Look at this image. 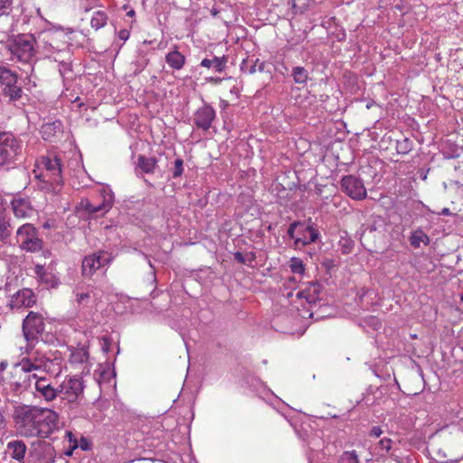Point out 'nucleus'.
Returning a JSON list of instances; mask_svg holds the SVG:
<instances>
[{"mask_svg":"<svg viewBox=\"0 0 463 463\" xmlns=\"http://www.w3.org/2000/svg\"><path fill=\"white\" fill-rule=\"evenodd\" d=\"M35 273L43 279L44 276H46V272L44 269V267L43 265H36L35 266Z\"/></svg>","mask_w":463,"mask_h":463,"instance_id":"nucleus-40","label":"nucleus"},{"mask_svg":"<svg viewBox=\"0 0 463 463\" xmlns=\"http://www.w3.org/2000/svg\"><path fill=\"white\" fill-rule=\"evenodd\" d=\"M36 40L33 34H18L9 36L5 48L20 61L29 62L35 55Z\"/></svg>","mask_w":463,"mask_h":463,"instance_id":"nucleus-2","label":"nucleus"},{"mask_svg":"<svg viewBox=\"0 0 463 463\" xmlns=\"http://www.w3.org/2000/svg\"><path fill=\"white\" fill-rule=\"evenodd\" d=\"M341 463H359L357 455L354 451H346L341 458Z\"/></svg>","mask_w":463,"mask_h":463,"instance_id":"nucleus-33","label":"nucleus"},{"mask_svg":"<svg viewBox=\"0 0 463 463\" xmlns=\"http://www.w3.org/2000/svg\"><path fill=\"white\" fill-rule=\"evenodd\" d=\"M383 433V430L380 427L378 426H374L373 427V429L371 430V432H370V436H373V437H380Z\"/></svg>","mask_w":463,"mask_h":463,"instance_id":"nucleus-42","label":"nucleus"},{"mask_svg":"<svg viewBox=\"0 0 463 463\" xmlns=\"http://www.w3.org/2000/svg\"><path fill=\"white\" fill-rule=\"evenodd\" d=\"M225 57H213V59H203L201 62L203 67L214 68L216 71H222L225 68Z\"/></svg>","mask_w":463,"mask_h":463,"instance_id":"nucleus-24","label":"nucleus"},{"mask_svg":"<svg viewBox=\"0 0 463 463\" xmlns=\"http://www.w3.org/2000/svg\"><path fill=\"white\" fill-rule=\"evenodd\" d=\"M32 374V372L26 366H24L23 362L20 361L10 371V384L16 391L27 390L32 386L33 381Z\"/></svg>","mask_w":463,"mask_h":463,"instance_id":"nucleus-10","label":"nucleus"},{"mask_svg":"<svg viewBox=\"0 0 463 463\" xmlns=\"http://www.w3.org/2000/svg\"><path fill=\"white\" fill-rule=\"evenodd\" d=\"M12 416L16 431L25 438H47L59 420L54 411L27 404L14 406Z\"/></svg>","mask_w":463,"mask_h":463,"instance_id":"nucleus-1","label":"nucleus"},{"mask_svg":"<svg viewBox=\"0 0 463 463\" xmlns=\"http://www.w3.org/2000/svg\"><path fill=\"white\" fill-rule=\"evenodd\" d=\"M119 39L127 41L129 37V32L128 30H120L118 33Z\"/></svg>","mask_w":463,"mask_h":463,"instance_id":"nucleus-43","label":"nucleus"},{"mask_svg":"<svg viewBox=\"0 0 463 463\" xmlns=\"http://www.w3.org/2000/svg\"><path fill=\"white\" fill-rule=\"evenodd\" d=\"M183 160L180 158H177L175 160V169L173 172V177L176 178L179 177L183 174Z\"/></svg>","mask_w":463,"mask_h":463,"instance_id":"nucleus-34","label":"nucleus"},{"mask_svg":"<svg viewBox=\"0 0 463 463\" xmlns=\"http://www.w3.org/2000/svg\"><path fill=\"white\" fill-rule=\"evenodd\" d=\"M301 237L295 239V245L298 247L299 244L307 245L314 242L318 238V232L312 226L304 227Z\"/></svg>","mask_w":463,"mask_h":463,"instance_id":"nucleus-20","label":"nucleus"},{"mask_svg":"<svg viewBox=\"0 0 463 463\" xmlns=\"http://www.w3.org/2000/svg\"><path fill=\"white\" fill-rule=\"evenodd\" d=\"M410 242L412 247L419 248L420 246V243L428 245L430 243V238L426 233L419 230L411 234L410 238Z\"/></svg>","mask_w":463,"mask_h":463,"instance_id":"nucleus-25","label":"nucleus"},{"mask_svg":"<svg viewBox=\"0 0 463 463\" xmlns=\"http://www.w3.org/2000/svg\"><path fill=\"white\" fill-rule=\"evenodd\" d=\"M290 269L292 272L302 274L305 270L303 261L298 258H292L290 260Z\"/></svg>","mask_w":463,"mask_h":463,"instance_id":"nucleus-31","label":"nucleus"},{"mask_svg":"<svg viewBox=\"0 0 463 463\" xmlns=\"http://www.w3.org/2000/svg\"><path fill=\"white\" fill-rule=\"evenodd\" d=\"M294 81L298 84H304L308 80V72L302 66H296L292 70Z\"/></svg>","mask_w":463,"mask_h":463,"instance_id":"nucleus-27","label":"nucleus"},{"mask_svg":"<svg viewBox=\"0 0 463 463\" xmlns=\"http://www.w3.org/2000/svg\"><path fill=\"white\" fill-rule=\"evenodd\" d=\"M342 190L351 198L363 200L366 197V190L364 183L354 175H347L341 180Z\"/></svg>","mask_w":463,"mask_h":463,"instance_id":"nucleus-12","label":"nucleus"},{"mask_svg":"<svg viewBox=\"0 0 463 463\" xmlns=\"http://www.w3.org/2000/svg\"><path fill=\"white\" fill-rule=\"evenodd\" d=\"M440 214H442V215H449V214H450L449 209H448V208L442 209Z\"/></svg>","mask_w":463,"mask_h":463,"instance_id":"nucleus-48","label":"nucleus"},{"mask_svg":"<svg viewBox=\"0 0 463 463\" xmlns=\"http://www.w3.org/2000/svg\"><path fill=\"white\" fill-rule=\"evenodd\" d=\"M264 67H265V63L264 62H261L260 65H259V71H262L264 70Z\"/></svg>","mask_w":463,"mask_h":463,"instance_id":"nucleus-52","label":"nucleus"},{"mask_svg":"<svg viewBox=\"0 0 463 463\" xmlns=\"http://www.w3.org/2000/svg\"><path fill=\"white\" fill-rule=\"evenodd\" d=\"M13 24L12 20L8 14H0V33L4 35H8L9 33L12 32Z\"/></svg>","mask_w":463,"mask_h":463,"instance_id":"nucleus-30","label":"nucleus"},{"mask_svg":"<svg viewBox=\"0 0 463 463\" xmlns=\"http://www.w3.org/2000/svg\"><path fill=\"white\" fill-rule=\"evenodd\" d=\"M298 226H301V227H302L303 225H302L300 222H292V223L289 225V228H288V235L289 236V238H291V239H295V235H294V233H295V230H296V228H297V227H298Z\"/></svg>","mask_w":463,"mask_h":463,"instance_id":"nucleus-37","label":"nucleus"},{"mask_svg":"<svg viewBox=\"0 0 463 463\" xmlns=\"http://www.w3.org/2000/svg\"><path fill=\"white\" fill-rule=\"evenodd\" d=\"M16 242L22 250L29 252L39 251L43 248V240L39 238L38 231L31 223L23 224L18 228Z\"/></svg>","mask_w":463,"mask_h":463,"instance_id":"nucleus-6","label":"nucleus"},{"mask_svg":"<svg viewBox=\"0 0 463 463\" xmlns=\"http://www.w3.org/2000/svg\"><path fill=\"white\" fill-rule=\"evenodd\" d=\"M12 209L17 218H26L31 215L33 208L26 199L19 198L12 201Z\"/></svg>","mask_w":463,"mask_h":463,"instance_id":"nucleus-19","label":"nucleus"},{"mask_svg":"<svg viewBox=\"0 0 463 463\" xmlns=\"http://www.w3.org/2000/svg\"><path fill=\"white\" fill-rule=\"evenodd\" d=\"M12 4L13 0H0V10L10 7Z\"/></svg>","mask_w":463,"mask_h":463,"instance_id":"nucleus-44","label":"nucleus"},{"mask_svg":"<svg viewBox=\"0 0 463 463\" xmlns=\"http://www.w3.org/2000/svg\"><path fill=\"white\" fill-rule=\"evenodd\" d=\"M1 92L10 100H17L22 97L23 90L17 85V76L11 70L0 66Z\"/></svg>","mask_w":463,"mask_h":463,"instance_id":"nucleus-8","label":"nucleus"},{"mask_svg":"<svg viewBox=\"0 0 463 463\" xmlns=\"http://www.w3.org/2000/svg\"><path fill=\"white\" fill-rule=\"evenodd\" d=\"M107 21H108V15L102 11H98L92 16V18L90 20V24H91L92 28H95L96 30H98L99 28L103 27L104 25H106Z\"/></svg>","mask_w":463,"mask_h":463,"instance_id":"nucleus-28","label":"nucleus"},{"mask_svg":"<svg viewBox=\"0 0 463 463\" xmlns=\"http://www.w3.org/2000/svg\"><path fill=\"white\" fill-rule=\"evenodd\" d=\"M26 450L27 447L23 440L10 441L6 447V453L18 461H24Z\"/></svg>","mask_w":463,"mask_h":463,"instance_id":"nucleus-18","label":"nucleus"},{"mask_svg":"<svg viewBox=\"0 0 463 463\" xmlns=\"http://www.w3.org/2000/svg\"><path fill=\"white\" fill-rule=\"evenodd\" d=\"M67 435L69 436V438H70V439H71V436H72L71 432L68 431V432H67Z\"/></svg>","mask_w":463,"mask_h":463,"instance_id":"nucleus-53","label":"nucleus"},{"mask_svg":"<svg viewBox=\"0 0 463 463\" xmlns=\"http://www.w3.org/2000/svg\"><path fill=\"white\" fill-rule=\"evenodd\" d=\"M111 260V255L104 250H99L98 253L86 256L81 265L82 275L87 278L91 277L96 270L109 264Z\"/></svg>","mask_w":463,"mask_h":463,"instance_id":"nucleus-11","label":"nucleus"},{"mask_svg":"<svg viewBox=\"0 0 463 463\" xmlns=\"http://www.w3.org/2000/svg\"><path fill=\"white\" fill-rule=\"evenodd\" d=\"M23 146L11 132H0V165L10 164L17 160L22 154Z\"/></svg>","mask_w":463,"mask_h":463,"instance_id":"nucleus-4","label":"nucleus"},{"mask_svg":"<svg viewBox=\"0 0 463 463\" xmlns=\"http://www.w3.org/2000/svg\"><path fill=\"white\" fill-rule=\"evenodd\" d=\"M165 60L169 66L175 70H180L184 66L185 58L179 52L174 51L166 55Z\"/></svg>","mask_w":463,"mask_h":463,"instance_id":"nucleus-23","label":"nucleus"},{"mask_svg":"<svg viewBox=\"0 0 463 463\" xmlns=\"http://www.w3.org/2000/svg\"><path fill=\"white\" fill-rule=\"evenodd\" d=\"M37 395L46 402H52L58 396V388L52 386L49 380L36 373L32 374Z\"/></svg>","mask_w":463,"mask_h":463,"instance_id":"nucleus-13","label":"nucleus"},{"mask_svg":"<svg viewBox=\"0 0 463 463\" xmlns=\"http://www.w3.org/2000/svg\"><path fill=\"white\" fill-rule=\"evenodd\" d=\"M7 366V363L6 362H1L0 363V371H4Z\"/></svg>","mask_w":463,"mask_h":463,"instance_id":"nucleus-49","label":"nucleus"},{"mask_svg":"<svg viewBox=\"0 0 463 463\" xmlns=\"http://www.w3.org/2000/svg\"><path fill=\"white\" fill-rule=\"evenodd\" d=\"M12 232L11 219L0 216V241H5Z\"/></svg>","mask_w":463,"mask_h":463,"instance_id":"nucleus-26","label":"nucleus"},{"mask_svg":"<svg viewBox=\"0 0 463 463\" xmlns=\"http://www.w3.org/2000/svg\"><path fill=\"white\" fill-rule=\"evenodd\" d=\"M241 70L244 72H248L250 74H252L256 71V63L249 65V62L247 61H244L241 65Z\"/></svg>","mask_w":463,"mask_h":463,"instance_id":"nucleus-36","label":"nucleus"},{"mask_svg":"<svg viewBox=\"0 0 463 463\" xmlns=\"http://www.w3.org/2000/svg\"><path fill=\"white\" fill-rule=\"evenodd\" d=\"M90 298V294L89 293L78 294L77 295V302L79 304H81L83 302V300H85L86 298Z\"/></svg>","mask_w":463,"mask_h":463,"instance_id":"nucleus-45","label":"nucleus"},{"mask_svg":"<svg viewBox=\"0 0 463 463\" xmlns=\"http://www.w3.org/2000/svg\"><path fill=\"white\" fill-rule=\"evenodd\" d=\"M156 166V159L155 157H146L139 156L137 158V167L141 169L143 173L152 174Z\"/></svg>","mask_w":463,"mask_h":463,"instance_id":"nucleus-22","label":"nucleus"},{"mask_svg":"<svg viewBox=\"0 0 463 463\" xmlns=\"http://www.w3.org/2000/svg\"><path fill=\"white\" fill-rule=\"evenodd\" d=\"M44 329V318L39 313L31 311L24 319L23 333L25 340L31 345H33L40 339L43 340Z\"/></svg>","mask_w":463,"mask_h":463,"instance_id":"nucleus-5","label":"nucleus"},{"mask_svg":"<svg viewBox=\"0 0 463 463\" xmlns=\"http://www.w3.org/2000/svg\"><path fill=\"white\" fill-rule=\"evenodd\" d=\"M392 441L391 439L384 438V439H381L376 448V449H380L378 451V453L383 454V451L388 452L392 448Z\"/></svg>","mask_w":463,"mask_h":463,"instance_id":"nucleus-32","label":"nucleus"},{"mask_svg":"<svg viewBox=\"0 0 463 463\" xmlns=\"http://www.w3.org/2000/svg\"><path fill=\"white\" fill-rule=\"evenodd\" d=\"M214 117V109L210 106H203L194 114V123L197 128L206 130L211 127Z\"/></svg>","mask_w":463,"mask_h":463,"instance_id":"nucleus-15","label":"nucleus"},{"mask_svg":"<svg viewBox=\"0 0 463 463\" xmlns=\"http://www.w3.org/2000/svg\"><path fill=\"white\" fill-rule=\"evenodd\" d=\"M246 254V259H248V262H251L255 260V254L253 252H248Z\"/></svg>","mask_w":463,"mask_h":463,"instance_id":"nucleus-46","label":"nucleus"},{"mask_svg":"<svg viewBox=\"0 0 463 463\" xmlns=\"http://www.w3.org/2000/svg\"><path fill=\"white\" fill-rule=\"evenodd\" d=\"M127 15H128V16H129V17H133V16H135V11H134V10H130V11H128V14H127Z\"/></svg>","mask_w":463,"mask_h":463,"instance_id":"nucleus-50","label":"nucleus"},{"mask_svg":"<svg viewBox=\"0 0 463 463\" xmlns=\"http://www.w3.org/2000/svg\"><path fill=\"white\" fill-rule=\"evenodd\" d=\"M43 163L44 164L46 170L52 172L55 176L54 180L58 181L57 178L61 177V160L56 156L53 157L46 156L43 157Z\"/></svg>","mask_w":463,"mask_h":463,"instance_id":"nucleus-21","label":"nucleus"},{"mask_svg":"<svg viewBox=\"0 0 463 463\" xmlns=\"http://www.w3.org/2000/svg\"><path fill=\"white\" fill-rule=\"evenodd\" d=\"M41 133L44 140L52 142L62 133V124L59 120L46 123L43 125Z\"/></svg>","mask_w":463,"mask_h":463,"instance_id":"nucleus-17","label":"nucleus"},{"mask_svg":"<svg viewBox=\"0 0 463 463\" xmlns=\"http://www.w3.org/2000/svg\"><path fill=\"white\" fill-rule=\"evenodd\" d=\"M84 446H85V443H82V445H81V449H85V448H84Z\"/></svg>","mask_w":463,"mask_h":463,"instance_id":"nucleus-55","label":"nucleus"},{"mask_svg":"<svg viewBox=\"0 0 463 463\" xmlns=\"http://www.w3.org/2000/svg\"><path fill=\"white\" fill-rule=\"evenodd\" d=\"M298 298H305V296H304V292H303V291H302V292H299V293L298 294ZM306 298H307V300L308 302L313 301V298H312L311 296H309L308 298H307V297H306Z\"/></svg>","mask_w":463,"mask_h":463,"instance_id":"nucleus-47","label":"nucleus"},{"mask_svg":"<svg viewBox=\"0 0 463 463\" xmlns=\"http://www.w3.org/2000/svg\"><path fill=\"white\" fill-rule=\"evenodd\" d=\"M109 208V204L105 203H99L98 205H94L95 213H98L99 212L108 211Z\"/></svg>","mask_w":463,"mask_h":463,"instance_id":"nucleus-39","label":"nucleus"},{"mask_svg":"<svg viewBox=\"0 0 463 463\" xmlns=\"http://www.w3.org/2000/svg\"><path fill=\"white\" fill-rule=\"evenodd\" d=\"M23 362V365L26 366V368L32 372V373H51V365L52 361L46 357H31V358H23L21 360Z\"/></svg>","mask_w":463,"mask_h":463,"instance_id":"nucleus-14","label":"nucleus"},{"mask_svg":"<svg viewBox=\"0 0 463 463\" xmlns=\"http://www.w3.org/2000/svg\"><path fill=\"white\" fill-rule=\"evenodd\" d=\"M58 395L70 403L76 402L83 394V382L78 377H70L58 386Z\"/></svg>","mask_w":463,"mask_h":463,"instance_id":"nucleus-9","label":"nucleus"},{"mask_svg":"<svg viewBox=\"0 0 463 463\" xmlns=\"http://www.w3.org/2000/svg\"><path fill=\"white\" fill-rule=\"evenodd\" d=\"M412 148V142L408 137H402L396 141V150L398 154L406 155Z\"/></svg>","mask_w":463,"mask_h":463,"instance_id":"nucleus-29","label":"nucleus"},{"mask_svg":"<svg viewBox=\"0 0 463 463\" xmlns=\"http://www.w3.org/2000/svg\"><path fill=\"white\" fill-rule=\"evenodd\" d=\"M84 446H85V443H82V445H81V449H85V448H84Z\"/></svg>","mask_w":463,"mask_h":463,"instance_id":"nucleus-56","label":"nucleus"},{"mask_svg":"<svg viewBox=\"0 0 463 463\" xmlns=\"http://www.w3.org/2000/svg\"><path fill=\"white\" fill-rule=\"evenodd\" d=\"M102 340H103L102 350L105 353L109 352V350H110V340L108 337H103Z\"/></svg>","mask_w":463,"mask_h":463,"instance_id":"nucleus-41","label":"nucleus"},{"mask_svg":"<svg viewBox=\"0 0 463 463\" xmlns=\"http://www.w3.org/2000/svg\"><path fill=\"white\" fill-rule=\"evenodd\" d=\"M362 244L369 250L378 252L386 246V230L383 220L369 224L361 234Z\"/></svg>","mask_w":463,"mask_h":463,"instance_id":"nucleus-3","label":"nucleus"},{"mask_svg":"<svg viewBox=\"0 0 463 463\" xmlns=\"http://www.w3.org/2000/svg\"><path fill=\"white\" fill-rule=\"evenodd\" d=\"M234 260L241 264H246L248 262V259H246V254H243L240 251H236L234 253Z\"/></svg>","mask_w":463,"mask_h":463,"instance_id":"nucleus-38","label":"nucleus"},{"mask_svg":"<svg viewBox=\"0 0 463 463\" xmlns=\"http://www.w3.org/2000/svg\"><path fill=\"white\" fill-rule=\"evenodd\" d=\"M313 287H314V293H317L318 292V288L320 286L318 284H314Z\"/></svg>","mask_w":463,"mask_h":463,"instance_id":"nucleus-51","label":"nucleus"},{"mask_svg":"<svg viewBox=\"0 0 463 463\" xmlns=\"http://www.w3.org/2000/svg\"><path fill=\"white\" fill-rule=\"evenodd\" d=\"M35 303V298L33 291L29 288H24L13 296L11 307L19 308L21 307H32Z\"/></svg>","mask_w":463,"mask_h":463,"instance_id":"nucleus-16","label":"nucleus"},{"mask_svg":"<svg viewBox=\"0 0 463 463\" xmlns=\"http://www.w3.org/2000/svg\"><path fill=\"white\" fill-rule=\"evenodd\" d=\"M80 207L90 214L95 213L94 205L88 199H84L80 202Z\"/></svg>","mask_w":463,"mask_h":463,"instance_id":"nucleus-35","label":"nucleus"},{"mask_svg":"<svg viewBox=\"0 0 463 463\" xmlns=\"http://www.w3.org/2000/svg\"><path fill=\"white\" fill-rule=\"evenodd\" d=\"M460 300L463 302V292L460 295Z\"/></svg>","mask_w":463,"mask_h":463,"instance_id":"nucleus-54","label":"nucleus"},{"mask_svg":"<svg viewBox=\"0 0 463 463\" xmlns=\"http://www.w3.org/2000/svg\"><path fill=\"white\" fill-rule=\"evenodd\" d=\"M55 458L54 447L49 442L38 440L32 443L23 463H54Z\"/></svg>","mask_w":463,"mask_h":463,"instance_id":"nucleus-7","label":"nucleus"}]
</instances>
